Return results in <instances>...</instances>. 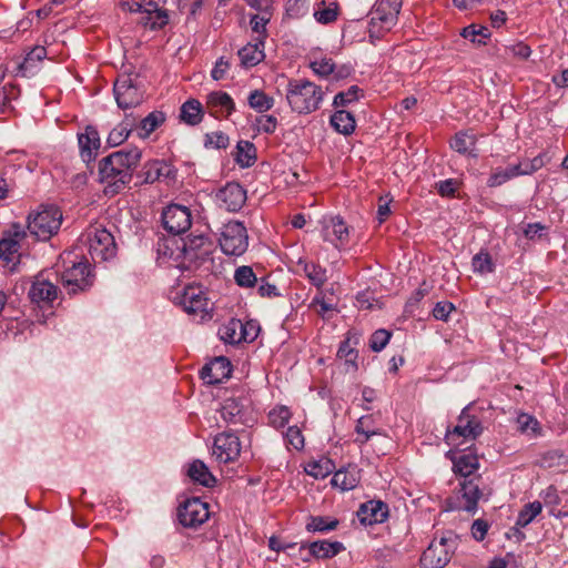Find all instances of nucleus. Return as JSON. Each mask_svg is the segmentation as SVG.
Here are the masks:
<instances>
[{"mask_svg":"<svg viewBox=\"0 0 568 568\" xmlns=\"http://www.w3.org/2000/svg\"><path fill=\"white\" fill-rule=\"evenodd\" d=\"M179 303L189 315H200L201 320L207 314L210 305L209 298L199 286L185 287Z\"/></svg>","mask_w":568,"mask_h":568,"instance_id":"14","label":"nucleus"},{"mask_svg":"<svg viewBox=\"0 0 568 568\" xmlns=\"http://www.w3.org/2000/svg\"><path fill=\"white\" fill-rule=\"evenodd\" d=\"M355 305L358 310H374L381 308L382 302L374 296V293L372 291L365 290L356 295Z\"/></svg>","mask_w":568,"mask_h":568,"instance_id":"49","label":"nucleus"},{"mask_svg":"<svg viewBox=\"0 0 568 568\" xmlns=\"http://www.w3.org/2000/svg\"><path fill=\"white\" fill-rule=\"evenodd\" d=\"M235 283L241 287H252L256 284L257 277L251 266H240L234 273Z\"/></svg>","mask_w":568,"mask_h":568,"instance_id":"48","label":"nucleus"},{"mask_svg":"<svg viewBox=\"0 0 568 568\" xmlns=\"http://www.w3.org/2000/svg\"><path fill=\"white\" fill-rule=\"evenodd\" d=\"M189 477L204 487H213L216 478L210 471L209 467L200 459L193 460L187 469Z\"/></svg>","mask_w":568,"mask_h":568,"instance_id":"29","label":"nucleus"},{"mask_svg":"<svg viewBox=\"0 0 568 568\" xmlns=\"http://www.w3.org/2000/svg\"><path fill=\"white\" fill-rule=\"evenodd\" d=\"M298 265L303 267L305 276L315 287L321 288L327 281V271L321 265L306 262L302 258L298 260Z\"/></svg>","mask_w":568,"mask_h":568,"instance_id":"36","label":"nucleus"},{"mask_svg":"<svg viewBox=\"0 0 568 568\" xmlns=\"http://www.w3.org/2000/svg\"><path fill=\"white\" fill-rule=\"evenodd\" d=\"M247 103L253 110L263 113L273 108L274 99L262 90H253L248 94Z\"/></svg>","mask_w":568,"mask_h":568,"instance_id":"38","label":"nucleus"},{"mask_svg":"<svg viewBox=\"0 0 568 568\" xmlns=\"http://www.w3.org/2000/svg\"><path fill=\"white\" fill-rule=\"evenodd\" d=\"M88 251L94 262H104L115 256L116 244L113 235L105 229L88 232Z\"/></svg>","mask_w":568,"mask_h":568,"instance_id":"7","label":"nucleus"},{"mask_svg":"<svg viewBox=\"0 0 568 568\" xmlns=\"http://www.w3.org/2000/svg\"><path fill=\"white\" fill-rule=\"evenodd\" d=\"M183 251L190 258H204L211 253V241L203 233H191L184 241Z\"/></svg>","mask_w":568,"mask_h":568,"instance_id":"22","label":"nucleus"},{"mask_svg":"<svg viewBox=\"0 0 568 568\" xmlns=\"http://www.w3.org/2000/svg\"><path fill=\"white\" fill-rule=\"evenodd\" d=\"M271 14L272 13H261L252 16L250 24L252 30L255 33H257L256 39H262L263 41H265V39L267 38L266 24L270 21Z\"/></svg>","mask_w":568,"mask_h":568,"instance_id":"52","label":"nucleus"},{"mask_svg":"<svg viewBox=\"0 0 568 568\" xmlns=\"http://www.w3.org/2000/svg\"><path fill=\"white\" fill-rule=\"evenodd\" d=\"M172 173V169L166 163L155 160L146 163L139 176L142 179V183H154L160 180V178L165 176L169 178Z\"/></svg>","mask_w":568,"mask_h":568,"instance_id":"27","label":"nucleus"},{"mask_svg":"<svg viewBox=\"0 0 568 568\" xmlns=\"http://www.w3.org/2000/svg\"><path fill=\"white\" fill-rule=\"evenodd\" d=\"M206 108L214 118H229L235 111L232 97L224 91H212L206 95Z\"/></svg>","mask_w":568,"mask_h":568,"instance_id":"19","label":"nucleus"},{"mask_svg":"<svg viewBox=\"0 0 568 568\" xmlns=\"http://www.w3.org/2000/svg\"><path fill=\"white\" fill-rule=\"evenodd\" d=\"M460 34L463 38L478 44H485V39L490 36L489 30L486 27L476 29L474 24L464 28Z\"/></svg>","mask_w":568,"mask_h":568,"instance_id":"51","label":"nucleus"},{"mask_svg":"<svg viewBox=\"0 0 568 568\" xmlns=\"http://www.w3.org/2000/svg\"><path fill=\"white\" fill-rule=\"evenodd\" d=\"M162 223L169 233L173 235L182 234L192 225L191 211L184 205L170 204L162 212Z\"/></svg>","mask_w":568,"mask_h":568,"instance_id":"9","label":"nucleus"},{"mask_svg":"<svg viewBox=\"0 0 568 568\" xmlns=\"http://www.w3.org/2000/svg\"><path fill=\"white\" fill-rule=\"evenodd\" d=\"M359 475L356 467L339 469L332 477V485L339 487L342 490H351L357 486Z\"/></svg>","mask_w":568,"mask_h":568,"instance_id":"32","label":"nucleus"},{"mask_svg":"<svg viewBox=\"0 0 568 568\" xmlns=\"http://www.w3.org/2000/svg\"><path fill=\"white\" fill-rule=\"evenodd\" d=\"M256 159V146L252 142L244 140L237 142L234 160L241 168H251Z\"/></svg>","mask_w":568,"mask_h":568,"instance_id":"34","label":"nucleus"},{"mask_svg":"<svg viewBox=\"0 0 568 568\" xmlns=\"http://www.w3.org/2000/svg\"><path fill=\"white\" fill-rule=\"evenodd\" d=\"M210 517L209 506L200 498L186 499L178 509V518L182 526L195 528Z\"/></svg>","mask_w":568,"mask_h":568,"instance_id":"11","label":"nucleus"},{"mask_svg":"<svg viewBox=\"0 0 568 568\" xmlns=\"http://www.w3.org/2000/svg\"><path fill=\"white\" fill-rule=\"evenodd\" d=\"M58 287L47 280L37 278L29 291V296L32 302L51 303L57 298Z\"/></svg>","mask_w":568,"mask_h":568,"instance_id":"25","label":"nucleus"},{"mask_svg":"<svg viewBox=\"0 0 568 568\" xmlns=\"http://www.w3.org/2000/svg\"><path fill=\"white\" fill-rule=\"evenodd\" d=\"M130 135L126 126H123L119 123L115 128L111 130L108 135L106 143L109 146L114 148L122 144Z\"/></svg>","mask_w":568,"mask_h":568,"instance_id":"60","label":"nucleus"},{"mask_svg":"<svg viewBox=\"0 0 568 568\" xmlns=\"http://www.w3.org/2000/svg\"><path fill=\"white\" fill-rule=\"evenodd\" d=\"M165 113L162 111L155 110L149 113L139 124V128L143 131V136L150 135L165 122Z\"/></svg>","mask_w":568,"mask_h":568,"instance_id":"41","label":"nucleus"},{"mask_svg":"<svg viewBox=\"0 0 568 568\" xmlns=\"http://www.w3.org/2000/svg\"><path fill=\"white\" fill-rule=\"evenodd\" d=\"M47 57V49L42 45H36L26 55L23 62L20 64V71L24 74L32 72L38 62H41Z\"/></svg>","mask_w":568,"mask_h":568,"instance_id":"42","label":"nucleus"},{"mask_svg":"<svg viewBox=\"0 0 568 568\" xmlns=\"http://www.w3.org/2000/svg\"><path fill=\"white\" fill-rule=\"evenodd\" d=\"M471 265L474 271L480 274L491 273L495 268L490 254L483 250L474 255Z\"/></svg>","mask_w":568,"mask_h":568,"instance_id":"47","label":"nucleus"},{"mask_svg":"<svg viewBox=\"0 0 568 568\" xmlns=\"http://www.w3.org/2000/svg\"><path fill=\"white\" fill-rule=\"evenodd\" d=\"M371 19L368 22V36L372 43H375L376 41L381 40L384 34L392 29H385L384 23L379 21L378 19H375L374 13H369Z\"/></svg>","mask_w":568,"mask_h":568,"instance_id":"58","label":"nucleus"},{"mask_svg":"<svg viewBox=\"0 0 568 568\" xmlns=\"http://www.w3.org/2000/svg\"><path fill=\"white\" fill-rule=\"evenodd\" d=\"M203 115V105L196 99L186 100L180 108V120L187 125L199 124Z\"/></svg>","mask_w":568,"mask_h":568,"instance_id":"28","label":"nucleus"},{"mask_svg":"<svg viewBox=\"0 0 568 568\" xmlns=\"http://www.w3.org/2000/svg\"><path fill=\"white\" fill-rule=\"evenodd\" d=\"M116 104L126 110L140 105L144 100V85L138 73H122L113 85Z\"/></svg>","mask_w":568,"mask_h":568,"instance_id":"4","label":"nucleus"},{"mask_svg":"<svg viewBox=\"0 0 568 568\" xmlns=\"http://www.w3.org/2000/svg\"><path fill=\"white\" fill-rule=\"evenodd\" d=\"M329 227H332V234L335 236L336 241L341 244H344L348 240V227L346 223L339 216H334L331 219V224L324 227L323 239L326 242L333 243L336 247L338 244L334 242L331 237Z\"/></svg>","mask_w":568,"mask_h":568,"instance_id":"33","label":"nucleus"},{"mask_svg":"<svg viewBox=\"0 0 568 568\" xmlns=\"http://www.w3.org/2000/svg\"><path fill=\"white\" fill-rule=\"evenodd\" d=\"M323 97L322 88L308 80L292 79L287 83L286 100L292 111L298 114L316 111Z\"/></svg>","mask_w":568,"mask_h":568,"instance_id":"2","label":"nucleus"},{"mask_svg":"<svg viewBox=\"0 0 568 568\" xmlns=\"http://www.w3.org/2000/svg\"><path fill=\"white\" fill-rule=\"evenodd\" d=\"M291 418V412L286 406H278L268 414L270 423L275 428H283Z\"/></svg>","mask_w":568,"mask_h":568,"instance_id":"55","label":"nucleus"},{"mask_svg":"<svg viewBox=\"0 0 568 568\" xmlns=\"http://www.w3.org/2000/svg\"><path fill=\"white\" fill-rule=\"evenodd\" d=\"M337 526V519H331L323 516H310L306 524V530L310 532H327L336 529Z\"/></svg>","mask_w":568,"mask_h":568,"instance_id":"39","label":"nucleus"},{"mask_svg":"<svg viewBox=\"0 0 568 568\" xmlns=\"http://www.w3.org/2000/svg\"><path fill=\"white\" fill-rule=\"evenodd\" d=\"M352 342V333L348 332L347 337L341 343L339 348L337 351V356L341 358H345L346 364H351L354 368H357L356 365V351L351 346Z\"/></svg>","mask_w":568,"mask_h":568,"instance_id":"54","label":"nucleus"},{"mask_svg":"<svg viewBox=\"0 0 568 568\" xmlns=\"http://www.w3.org/2000/svg\"><path fill=\"white\" fill-rule=\"evenodd\" d=\"M481 477L475 476L470 479H464L459 483V493L465 500L463 505H455L453 500H447V510L463 509L467 513H476L478 500L484 496V488L480 487Z\"/></svg>","mask_w":568,"mask_h":568,"instance_id":"10","label":"nucleus"},{"mask_svg":"<svg viewBox=\"0 0 568 568\" xmlns=\"http://www.w3.org/2000/svg\"><path fill=\"white\" fill-rule=\"evenodd\" d=\"M310 68L318 77L327 78L335 72L336 65L331 58L325 57L320 60L312 61L310 63Z\"/></svg>","mask_w":568,"mask_h":568,"instance_id":"53","label":"nucleus"},{"mask_svg":"<svg viewBox=\"0 0 568 568\" xmlns=\"http://www.w3.org/2000/svg\"><path fill=\"white\" fill-rule=\"evenodd\" d=\"M477 139L467 131L457 132L450 141V148L463 155L476 158L475 145Z\"/></svg>","mask_w":568,"mask_h":568,"instance_id":"30","label":"nucleus"},{"mask_svg":"<svg viewBox=\"0 0 568 568\" xmlns=\"http://www.w3.org/2000/svg\"><path fill=\"white\" fill-rule=\"evenodd\" d=\"M223 419L232 424L250 426L254 423L251 409L240 398H227L221 408Z\"/></svg>","mask_w":568,"mask_h":568,"instance_id":"17","label":"nucleus"},{"mask_svg":"<svg viewBox=\"0 0 568 568\" xmlns=\"http://www.w3.org/2000/svg\"><path fill=\"white\" fill-rule=\"evenodd\" d=\"M363 97V89L358 85H352L346 91L338 92L333 100V106H346L352 102L359 100Z\"/></svg>","mask_w":568,"mask_h":568,"instance_id":"46","label":"nucleus"},{"mask_svg":"<svg viewBox=\"0 0 568 568\" xmlns=\"http://www.w3.org/2000/svg\"><path fill=\"white\" fill-rule=\"evenodd\" d=\"M392 333L387 329L375 331L369 339V347L374 352H381L389 342Z\"/></svg>","mask_w":568,"mask_h":568,"instance_id":"59","label":"nucleus"},{"mask_svg":"<svg viewBox=\"0 0 568 568\" xmlns=\"http://www.w3.org/2000/svg\"><path fill=\"white\" fill-rule=\"evenodd\" d=\"M453 469L459 474L464 479H467L479 467V462L476 455L462 454L453 459Z\"/></svg>","mask_w":568,"mask_h":568,"instance_id":"35","label":"nucleus"},{"mask_svg":"<svg viewBox=\"0 0 568 568\" xmlns=\"http://www.w3.org/2000/svg\"><path fill=\"white\" fill-rule=\"evenodd\" d=\"M468 406H466L459 417L458 424L453 428V430H447L446 438L449 445L454 444V437H464L475 439L483 433V426L480 420L468 413Z\"/></svg>","mask_w":568,"mask_h":568,"instance_id":"13","label":"nucleus"},{"mask_svg":"<svg viewBox=\"0 0 568 568\" xmlns=\"http://www.w3.org/2000/svg\"><path fill=\"white\" fill-rule=\"evenodd\" d=\"M542 510V505L540 501H532L524 506V508L519 511L516 526L526 527L528 526Z\"/></svg>","mask_w":568,"mask_h":568,"instance_id":"43","label":"nucleus"},{"mask_svg":"<svg viewBox=\"0 0 568 568\" xmlns=\"http://www.w3.org/2000/svg\"><path fill=\"white\" fill-rule=\"evenodd\" d=\"M317 22L328 24L337 19V3H332L331 7L317 10L314 12Z\"/></svg>","mask_w":568,"mask_h":568,"instance_id":"62","label":"nucleus"},{"mask_svg":"<svg viewBox=\"0 0 568 568\" xmlns=\"http://www.w3.org/2000/svg\"><path fill=\"white\" fill-rule=\"evenodd\" d=\"M307 548L310 556L316 559L332 558L345 549L342 542L327 540L311 542Z\"/></svg>","mask_w":568,"mask_h":568,"instance_id":"26","label":"nucleus"},{"mask_svg":"<svg viewBox=\"0 0 568 568\" xmlns=\"http://www.w3.org/2000/svg\"><path fill=\"white\" fill-rule=\"evenodd\" d=\"M219 335L224 343L230 345H236L244 342L243 338H240L242 335L241 324L233 325L230 324V322H226L219 328Z\"/></svg>","mask_w":568,"mask_h":568,"instance_id":"45","label":"nucleus"},{"mask_svg":"<svg viewBox=\"0 0 568 568\" xmlns=\"http://www.w3.org/2000/svg\"><path fill=\"white\" fill-rule=\"evenodd\" d=\"M141 23L144 27H149L151 30L162 29L169 23L168 11L160 9L158 2L149 0Z\"/></svg>","mask_w":568,"mask_h":568,"instance_id":"23","label":"nucleus"},{"mask_svg":"<svg viewBox=\"0 0 568 568\" xmlns=\"http://www.w3.org/2000/svg\"><path fill=\"white\" fill-rule=\"evenodd\" d=\"M142 152L133 146L120 150L103 158L99 162V181L105 183L106 194L119 193L131 182L132 173L141 161Z\"/></svg>","mask_w":568,"mask_h":568,"instance_id":"1","label":"nucleus"},{"mask_svg":"<svg viewBox=\"0 0 568 568\" xmlns=\"http://www.w3.org/2000/svg\"><path fill=\"white\" fill-rule=\"evenodd\" d=\"M400 8L402 0H378L371 12L384 23L385 29H392L397 23Z\"/></svg>","mask_w":568,"mask_h":568,"instance_id":"21","label":"nucleus"},{"mask_svg":"<svg viewBox=\"0 0 568 568\" xmlns=\"http://www.w3.org/2000/svg\"><path fill=\"white\" fill-rule=\"evenodd\" d=\"M426 294H427V288H424L422 286L418 287L412 294V296L408 298V301L406 302V305H405V311H404L405 316L417 317V320H423L422 310L424 308L425 303L422 305V307H420V304H422V301L424 300V297L426 296Z\"/></svg>","mask_w":568,"mask_h":568,"instance_id":"37","label":"nucleus"},{"mask_svg":"<svg viewBox=\"0 0 568 568\" xmlns=\"http://www.w3.org/2000/svg\"><path fill=\"white\" fill-rule=\"evenodd\" d=\"M428 310L432 312L434 320H447L449 314L455 311V306L448 301H442L434 306L429 304Z\"/></svg>","mask_w":568,"mask_h":568,"instance_id":"61","label":"nucleus"},{"mask_svg":"<svg viewBox=\"0 0 568 568\" xmlns=\"http://www.w3.org/2000/svg\"><path fill=\"white\" fill-rule=\"evenodd\" d=\"M230 144L229 135L222 131L205 134L204 146L214 149H226Z\"/></svg>","mask_w":568,"mask_h":568,"instance_id":"56","label":"nucleus"},{"mask_svg":"<svg viewBox=\"0 0 568 568\" xmlns=\"http://www.w3.org/2000/svg\"><path fill=\"white\" fill-rule=\"evenodd\" d=\"M388 511L386 503L373 499L359 506L357 517L361 524L372 526L384 523L388 518Z\"/></svg>","mask_w":568,"mask_h":568,"instance_id":"18","label":"nucleus"},{"mask_svg":"<svg viewBox=\"0 0 568 568\" xmlns=\"http://www.w3.org/2000/svg\"><path fill=\"white\" fill-rule=\"evenodd\" d=\"M258 130L272 134L275 132L277 126V119L274 115H261L256 118Z\"/></svg>","mask_w":568,"mask_h":568,"instance_id":"64","label":"nucleus"},{"mask_svg":"<svg viewBox=\"0 0 568 568\" xmlns=\"http://www.w3.org/2000/svg\"><path fill=\"white\" fill-rule=\"evenodd\" d=\"M505 54H511L520 59H528L531 54V49L524 42H517L509 45H504Z\"/></svg>","mask_w":568,"mask_h":568,"instance_id":"63","label":"nucleus"},{"mask_svg":"<svg viewBox=\"0 0 568 568\" xmlns=\"http://www.w3.org/2000/svg\"><path fill=\"white\" fill-rule=\"evenodd\" d=\"M568 465V457L560 449H551L540 457V466L544 468L565 467Z\"/></svg>","mask_w":568,"mask_h":568,"instance_id":"44","label":"nucleus"},{"mask_svg":"<svg viewBox=\"0 0 568 568\" xmlns=\"http://www.w3.org/2000/svg\"><path fill=\"white\" fill-rule=\"evenodd\" d=\"M241 453V443L239 437L231 432L217 434L214 438L213 454L221 463L227 464L234 462Z\"/></svg>","mask_w":568,"mask_h":568,"instance_id":"12","label":"nucleus"},{"mask_svg":"<svg viewBox=\"0 0 568 568\" xmlns=\"http://www.w3.org/2000/svg\"><path fill=\"white\" fill-rule=\"evenodd\" d=\"M216 199L227 211L237 212L246 202V190L237 182H229L217 191Z\"/></svg>","mask_w":568,"mask_h":568,"instance_id":"16","label":"nucleus"},{"mask_svg":"<svg viewBox=\"0 0 568 568\" xmlns=\"http://www.w3.org/2000/svg\"><path fill=\"white\" fill-rule=\"evenodd\" d=\"M331 125L336 132L349 135L355 131L356 122L354 115L346 110H337L329 119Z\"/></svg>","mask_w":568,"mask_h":568,"instance_id":"31","label":"nucleus"},{"mask_svg":"<svg viewBox=\"0 0 568 568\" xmlns=\"http://www.w3.org/2000/svg\"><path fill=\"white\" fill-rule=\"evenodd\" d=\"M221 250L226 255L241 256L248 246L246 227L239 221H231L223 225L219 239Z\"/></svg>","mask_w":568,"mask_h":568,"instance_id":"6","label":"nucleus"},{"mask_svg":"<svg viewBox=\"0 0 568 568\" xmlns=\"http://www.w3.org/2000/svg\"><path fill=\"white\" fill-rule=\"evenodd\" d=\"M62 213L55 205H42L41 210L28 216L27 229L39 241L51 239L60 229Z\"/></svg>","mask_w":568,"mask_h":568,"instance_id":"3","label":"nucleus"},{"mask_svg":"<svg viewBox=\"0 0 568 568\" xmlns=\"http://www.w3.org/2000/svg\"><path fill=\"white\" fill-rule=\"evenodd\" d=\"M19 250L20 244L3 234L0 240V258L8 263L12 262L14 254H17Z\"/></svg>","mask_w":568,"mask_h":568,"instance_id":"50","label":"nucleus"},{"mask_svg":"<svg viewBox=\"0 0 568 568\" xmlns=\"http://www.w3.org/2000/svg\"><path fill=\"white\" fill-rule=\"evenodd\" d=\"M230 324H241L242 335L240 338H243V341L246 343L253 342L258 336L261 331L258 322H230Z\"/></svg>","mask_w":568,"mask_h":568,"instance_id":"57","label":"nucleus"},{"mask_svg":"<svg viewBox=\"0 0 568 568\" xmlns=\"http://www.w3.org/2000/svg\"><path fill=\"white\" fill-rule=\"evenodd\" d=\"M454 544L452 536L432 541L420 557L422 568H444L450 560Z\"/></svg>","mask_w":568,"mask_h":568,"instance_id":"8","label":"nucleus"},{"mask_svg":"<svg viewBox=\"0 0 568 568\" xmlns=\"http://www.w3.org/2000/svg\"><path fill=\"white\" fill-rule=\"evenodd\" d=\"M94 274L88 261L74 262L61 275V284L69 295L90 290L94 283Z\"/></svg>","mask_w":568,"mask_h":568,"instance_id":"5","label":"nucleus"},{"mask_svg":"<svg viewBox=\"0 0 568 568\" xmlns=\"http://www.w3.org/2000/svg\"><path fill=\"white\" fill-rule=\"evenodd\" d=\"M80 155L85 163L95 160L101 140L98 130L93 125H87L83 133L78 134Z\"/></svg>","mask_w":568,"mask_h":568,"instance_id":"20","label":"nucleus"},{"mask_svg":"<svg viewBox=\"0 0 568 568\" xmlns=\"http://www.w3.org/2000/svg\"><path fill=\"white\" fill-rule=\"evenodd\" d=\"M232 364L225 356H216L200 371V377L210 385H216L231 377Z\"/></svg>","mask_w":568,"mask_h":568,"instance_id":"15","label":"nucleus"},{"mask_svg":"<svg viewBox=\"0 0 568 568\" xmlns=\"http://www.w3.org/2000/svg\"><path fill=\"white\" fill-rule=\"evenodd\" d=\"M264 44L262 39H255L253 43H247L239 50L241 64L245 68H252L264 60Z\"/></svg>","mask_w":568,"mask_h":568,"instance_id":"24","label":"nucleus"},{"mask_svg":"<svg viewBox=\"0 0 568 568\" xmlns=\"http://www.w3.org/2000/svg\"><path fill=\"white\" fill-rule=\"evenodd\" d=\"M335 469L334 463L329 458L311 462L305 467L307 475L314 478H325Z\"/></svg>","mask_w":568,"mask_h":568,"instance_id":"40","label":"nucleus"}]
</instances>
